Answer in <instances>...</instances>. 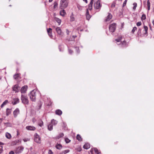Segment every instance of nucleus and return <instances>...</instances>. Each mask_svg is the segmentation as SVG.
<instances>
[{
    "mask_svg": "<svg viewBox=\"0 0 154 154\" xmlns=\"http://www.w3.org/2000/svg\"><path fill=\"white\" fill-rule=\"evenodd\" d=\"M69 152V149H67L64 151H63L62 152V153H64L66 154V153Z\"/></svg>",
    "mask_w": 154,
    "mask_h": 154,
    "instance_id": "36",
    "label": "nucleus"
},
{
    "mask_svg": "<svg viewBox=\"0 0 154 154\" xmlns=\"http://www.w3.org/2000/svg\"><path fill=\"white\" fill-rule=\"evenodd\" d=\"M34 140L35 141L38 143H41V137L39 136L37 134L35 133L34 135Z\"/></svg>",
    "mask_w": 154,
    "mask_h": 154,
    "instance_id": "5",
    "label": "nucleus"
},
{
    "mask_svg": "<svg viewBox=\"0 0 154 154\" xmlns=\"http://www.w3.org/2000/svg\"><path fill=\"white\" fill-rule=\"evenodd\" d=\"M48 154H53V152H52V151L51 150L49 149L48 151Z\"/></svg>",
    "mask_w": 154,
    "mask_h": 154,
    "instance_id": "46",
    "label": "nucleus"
},
{
    "mask_svg": "<svg viewBox=\"0 0 154 154\" xmlns=\"http://www.w3.org/2000/svg\"><path fill=\"white\" fill-rule=\"evenodd\" d=\"M137 29V28L136 27H134L133 28L131 32L132 33H134V32Z\"/></svg>",
    "mask_w": 154,
    "mask_h": 154,
    "instance_id": "42",
    "label": "nucleus"
},
{
    "mask_svg": "<svg viewBox=\"0 0 154 154\" xmlns=\"http://www.w3.org/2000/svg\"><path fill=\"white\" fill-rule=\"evenodd\" d=\"M49 101V103L47 104L48 106H50L51 104L52 103L51 102L50 99L48 100Z\"/></svg>",
    "mask_w": 154,
    "mask_h": 154,
    "instance_id": "48",
    "label": "nucleus"
},
{
    "mask_svg": "<svg viewBox=\"0 0 154 154\" xmlns=\"http://www.w3.org/2000/svg\"><path fill=\"white\" fill-rule=\"evenodd\" d=\"M64 136V134L63 133H60L58 136H57L56 137V138L59 139L60 138Z\"/></svg>",
    "mask_w": 154,
    "mask_h": 154,
    "instance_id": "28",
    "label": "nucleus"
},
{
    "mask_svg": "<svg viewBox=\"0 0 154 154\" xmlns=\"http://www.w3.org/2000/svg\"><path fill=\"white\" fill-rule=\"evenodd\" d=\"M57 123V122L54 119H53L51 121V124L54 125H56Z\"/></svg>",
    "mask_w": 154,
    "mask_h": 154,
    "instance_id": "27",
    "label": "nucleus"
},
{
    "mask_svg": "<svg viewBox=\"0 0 154 154\" xmlns=\"http://www.w3.org/2000/svg\"><path fill=\"white\" fill-rule=\"evenodd\" d=\"M122 39H116L115 41L117 42H120L119 43H118V45H120L121 43L122 45H125L126 44V42L125 40L122 41Z\"/></svg>",
    "mask_w": 154,
    "mask_h": 154,
    "instance_id": "10",
    "label": "nucleus"
},
{
    "mask_svg": "<svg viewBox=\"0 0 154 154\" xmlns=\"http://www.w3.org/2000/svg\"><path fill=\"white\" fill-rule=\"evenodd\" d=\"M76 149L77 151L80 152L82 150V149L80 146H79Z\"/></svg>",
    "mask_w": 154,
    "mask_h": 154,
    "instance_id": "39",
    "label": "nucleus"
},
{
    "mask_svg": "<svg viewBox=\"0 0 154 154\" xmlns=\"http://www.w3.org/2000/svg\"><path fill=\"white\" fill-rule=\"evenodd\" d=\"M89 15V11L88 10H87L86 13V15Z\"/></svg>",
    "mask_w": 154,
    "mask_h": 154,
    "instance_id": "53",
    "label": "nucleus"
},
{
    "mask_svg": "<svg viewBox=\"0 0 154 154\" xmlns=\"http://www.w3.org/2000/svg\"><path fill=\"white\" fill-rule=\"evenodd\" d=\"M146 19V15L144 14H143L141 17V20H144Z\"/></svg>",
    "mask_w": 154,
    "mask_h": 154,
    "instance_id": "38",
    "label": "nucleus"
},
{
    "mask_svg": "<svg viewBox=\"0 0 154 154\" xmlns=\"http://www.w3.org/2000/svg\"><path fill=\"white\" fill-rule=\"evenodd\" d=\"M2 121V119L0 118V124H1Z\"/></svg>",
    "mask_w": 154,
    "mask_h": 154,
    "instance_id": "55",
    "label": "nucleus"
},
{
    "mask_svg": "<svg viewBox=\"0 0 154 154\" xmlns=\"http://www.w3.org/2000/svg\"><path fill=\"white\" fill-rule=\"evenodd\" d=\"M147 4L148 10L149 11L150 9V3L149 0H148L147 1Z\"/></svg>",
    "mask_w": 154,
    "mask_h": 154,
    "instance_id": "33",
    "label": "nucleus"
},
{
    "mask_svg": "<svg viewBox=\"0 0 154 154\" xmlns=\"http://www.w3.org/2000/svg\"><path fill=\"white\" fill-rule=\"evenodd\" d=\"M84 1H85L86 3H88V1L87 0H83Z\"/></svg>",
    "mask_w": 154,
    "mask_h": 154,
    "instance_id": "56",
    "label": "nucleus"
},
{
    "mask_svg": "<svg viewBox=\"0 0 154 154\" xmlns=\"http://www.w3.org/2000/svg\"><path fill=\"white\" fill-rule=\"evenodd\" d=\"M94 6L96 9H98L101 7L100 1L99 0L97 1L94 4Z\"/></svg>",
    "mask_w": 154,
    "mask_h": 154,
    "instance_id": "7",
    "label": "nucleus"
},
{
    "mask_svg": "<svg viewBox=\"0 0 154 154\" xmlns=\"http://www.w3.org/2000/svg\"><path fill=\"white\" fill-rule=\"evenodd\" d=\"M133 5H134L133 9L134 10H135L136 9V8L137 7V3L134 2L133 3Z\"/></svg>",
    "mask_w": 154,
    "mask_h": 154,
    "instance_id": "37",
    "label": "nucleus"
},
{
    "mask_svg": "<svg viewBox=\"0 0 154 154\" xmlns=\"http://www.w3.org/2000/svg\"><path fill=\"white\" fill-rule=\"evenodd\" d=\"M8 103V100H6L1 105V107L2 108L3 107Z\"/></svg>",
    "mask_w": 154,
    "mask_h": 154,
    "instance_id": "23",
    "label": "nucleus"
},
{
    "mask_svg": "<svg viewBox=\"0 0 154 154\" xmlns=\"http://www.w3.org/2000/svg\"><path fill=\"white\" fill-rule=\"evenodd\" d=\"M58 5V3L57 2H55L54 4V8H56Z\"/></svg>",
    "mask_w": 154,
    "mask_h": 154,
    "instance_id": "40",
    "label": "nucleus"
},
{
    "mask_svg": "<svg viewBox=\"0 0 154 154\" xmlns=\"http://www.w3.org/2000/svg\"><path fill=\"white\" fill-rule=\"evenodd\" d=\"M94 151L95 152V153H96V154H99V151H98V150L96 149V148H94Z\"/></svg>",
    "mask_w": 154,
    "mask_h": 154,
    "instance_id": "43",
    "label": "nucleus"
},
{
    "mask_svg": "<svg viewBox=\"0 0 154 154\" xmlns=\"http://www.w3.org/2000/svg\"><path fill=\"white\" fill-rule=\"evenodd\" d=\"M54 20L58 23L59 25L60 24L61 22V20L57 17H55Z\"/></svg>",
    "mask_w": 154,
    "mask_h": 154,
    "instance_id": "22",
    "label": "nucleus"
},
{
    "mask_svg": "<svg viewBox=\"0 0 154 154\" xmlns=\"http://www.w3.org/2000/svg\"><path fill=\"white\" fill-rule=\"evenodd\" d=\"M68 0H61L60 4V8L61 9H63L66 8L68 5Z\"/></svg>",
    "mask_w": 154,
    "mask_h": 154,
    "instance_id": "1",
    "label": "nucleus"
},
{
    "mask_svg": "<svg viewBox=\"0 0 154 154\" xmlns=\"http://www.w3.org/2000/svg\"><path fill=\"white\" fill-rule=\"evenodd\" d=\"M94 0H91L90 2L93 3Z\"/></svg>",
    "mask_w": 154,
    "mask_h": 154,
    "instance_id": "58",
    "label": "nucleus"
},
{
    "mask_svg": "<svg viewBox=\"0 0 154 154\" xmlns=\"http://www.w3.org/2000/svg\"><path fill=\"white\" fill-rule=\"evenodd\" d=\"M4 144V143L0 142V154L3 151L2 145H3Z\"/></svg>",
    "mask_w": 154,
    "mask_h": 154,
    "instance_id": "24",
    "label": "nucleus"
},
{
    "mask_svg": "<svg viewBox=\"0 0 154 154\" xmlns=\"http://www.w3.org/2000/svg\"><path fill=\"white\" fill-rule=\"evenodd\" d=\"M9 154H14V152L13 151H11L9 152Z\"/></svg>",
    "mask_w": 154,
    "mask_h": 154,
    "instance_id": "54",
    "label": "nucleus"
},
{
    "mask_svg": "<svg viewBox=\"0 0 154 154\" xmlns=\"http://www.w3.org/2000/svg\"><path fill=\"white\" fill-rule=\"evenodd\" d=\"M21 100L22 102L24 104H28L29 103L28 97L26 96L22 95L21 97Z\"/></svg>",
    "mask_w": 154,
    "mask_h": 154,
    "instance_id": "3",
    "label": "nucleus"
},
{
    "mask_svg": "<svg viewBox=\"0 0 154 154\" xmlns=\"http://www.w3.org/2000/svg\"><path fill=\"white\" fill-rule=\"evenodd\" d=\"M70 20L71 21H73L75 20V18L73 16V14L72 13V15L70 17Z\"/></svg>",
    "mask_w": 154,
    "mask_h": 154,
    "instance_id": "29",
    "label": "nucleus"
},
{
    "mask_svg": "<svg viewBox=\"0 0 154 154\" xmlns=\"http://www.w3.org/2000/svg\"><path fill=\"white\" fill-rule=\"evenodd\" d=\"M30 99L32 101H35L36 100V94L35 90L32 91L29 95Z\"/></svg>",
    "mask_w": 154,
    "mask_h": 154,
    "instance_id": "2",
    "label": "nucleus"
},
{
    "mask_svg": "<svg viewBox=\"0 0 154 154\" xmlns=\"http://www.w3.org/2000/svg\"><path fill=\"white\" fill-rule=\"evenodd\" d=\"M23 140L24 141V142H26L28 140H26V139H23Z\"/></svg>",
    "mask_w": 154,
    "mask_h": 154,
    "instance_id": "57",
    "label": "nucleus"
},
{
    "mask_svg": "<svg viewBox=\"0 0 154 154\" xmlns=\"http://www.w3.org/2000/svg\"><path fill=\"white\" fill-rule=\"evenodd\" d=\"M112 17V14L109 13H108V15L106 19H105V21H109Z\"/></svg>",
    "mask_w": 154,
    "mask_h": 154,
    "instance_id": "13",
    "label": "nucleus"
},
{
    "mask_svg": "<svg viewBox=\"0 0 154 154\" xmlns=\"http://www.w3.org/2000/svg\"><path fill=\"white\" fill-rule=\"evenodd\" d=\"M20 74L18 73L15 74L14 75V78L15 79H18L19 77L20 76Z\"/></svg>",
    "mask_w": 154,
    "mask_h": 154,
    "instance_id": "30",
    "label": "nucleus"
},
{
    "mask_svg": "<svg viewBox=\"0 0 154 154\" xmlns=\"http://www.w3.org/2000/svg\"><path fill=\"white\" fill-rule=\"evenodd\" d=\"M93 4V3L91 2H90V4H89L88 5V9L90 10H91L92 9Z\"/></svg>",
    "mask_w": 154,
    "mask_h": 154,
    "instance_id": "34",
    "label": "nucleus"
},
{
    "mask_svg": "<svg viewBox=\"0 0 154 154\" xmlns=\"http://www.w3.org/2000/svg\"><path fill=\"white\" fill-rule=\"evenodd\" d=\"M38 125L40 127H42L43 125V122L41 119H39L38 121Z\"/></svg>",
    "mask_w": 154,
    "mask_h": 154,
    "instance_id": "20",
    "label": "nucleus"
},
{
    "mask_svg": "<svg viewBox=\"0 0 154 154\" xmlns=\"http://www.w3.org/2000/svg\"><path fill=\"white\" fill-rule=\"evenodd\" d=\"M65 141L66 143H68L70 141V140H69L68 138H66L65 139Z\"/></svg>",
    "mask_w": 154,
    "mask_h": 154,
    "instance_id": "41",
    "label": "nucleus"
},
{
    "mask_svg": "<svg viewBox=\"0 0 154 154\" xmlns=\"http://www.w3.org/2000/svg\"><path fill=\"white\" fill-rule=\"evenodd\" d=\"M26 129L30 131H35L36 129V128L35 127L32 126H28L26 127Z\"/></svg>",
    "mask_w": 154,
    "mask_h": 154,
    "instance_id": "11",
    "label": "nucleus"
},
{
    "mask_svg": "<svg viewBox=\"0 0 154 154\" xmlns=\"http://www.w3.org/2000/svg\"><path fill=\"white\" fill-rule=\"evenodd\" d=\"M52 29L51 28H49V29H47V32L50 36V37L51 38L52 36Z\"/></svg>",
    "mask_w": 154,
    "mask_h": 154,
    "instance_id": "14",
    "label": "nucleus"
},
{
    "mask_svg": "<svg viewBox=\"0 0 154 154\" xmlns=\"http://www.w3.org/2000/svg\"><path fill=\"white\" fill-rule=\"evenodd\" d=\"M48 129L50 131H51L53 129V125L51 123L48 125Z\"/></svg>",
    "mask_w": 154,
    "mask_h": 154,
    "instance_id": "26",
    "label": "nucleus"
},
{
    "mask_svg": "<svg viewBox=\"0 0 154 154\" xmlns=\"http://www.w3.org/2000/svg\"><path fill=\"white\" fill-rule=\"evenodd\" d=\"M20 89V88L18 85H15L13 88V90L15 92H18Z\"/></svg>",
    "mask_w": 154,
    "mask_h": 154,
    "instance_id": "12",
    "label": "nucleus"
},
{
    "mask_svg": "<svg viewBox=\"0 0 154 154\" xmlns=\"http://www.w3.org/2000/svg\"><path fill=\"white\" fill-rule=\"evenodd\" d=\"M116 27V24L115 23H113L110 25L109 28V30L111 32H113L115 31Z\"/></svg>",
    "mask_w": 154,
    "mask_h": 154,
    "instance_id": "4",
    "label": "nucleus"
},
{
    "mask_svg": "<svg viewBox=\"0 0 154 154\" xmlns=\"http://www.w3.org/2000/svg\"><path fill=\"white\" fill-rule=\"evenodd\" d=\"M152 23H153V26H154V20H153L152 21Z\"/></svg>",
    "mask_w": 154,
    "mask_h": 154,
    "instance_id": "59",
    "label": "nucleus"
},
{
    "mask_svg": "<svg viewBox=\"0 0 154 154\" xmlns=\"http://www.w3.org/2000/svg\"><path fill=\"white\" fill-rule=\"evenodd\" d=\"M76 138L79 141H81L82 140V138L81 136L79 134H77V135Z\"/></svg>",
    "mask_w": 154,
    "mask_h": 154,
    "instance_id": "25",
    "label": "nucleus"
},
{
    "mask_svg": "<svg viewBox=\"0 0 154 154\" xmlns=\"http://www.w3.org/2000/svg\"><path fill=\"white\" fill-rule=\"evenodd\" d=\"M11 109L7 108L6 110V115L7 116H9L11 113Z\"/></svg>",
    "mask_w": 154,
    "mask_h": 154,
    "instance_id": "18",
    "label": "nucleus"
},
{
    "mask_svg": "<svg viewBox=\"0 0 154 154\" xmlns=\"http://www.w3.org/2000/svg\"><path fill=\"white\" fill-rule=\"evenodd\" d=\"M66 14V12L64 10H63L60 11V14L62 16H64Z\"/></svg>",
    "mask_w": 154,
    "mask_h": 154,
    "instance_id": "21",
    "label": "nucleus"
},
{
    "mask_svg": "<svg viewBox=\"0 0 154 154\" xmlns=\"http://www.w3.org/2000/svg\"><path fill=\"white\" fill-rule=\"evenodd\" d=\"M144 28L145 31V34H147V31L148 29V28L146 26H144Z\"/></svg>",
    "mask_w": 154,
    "mask_h": 154,
    "instance_id": "35",
    "label": "nucleus"
},
{
    "mask_svg": "<svg viewBox=\"0 0 154 154\" xmlns=\"http://www.w3.org/2000/svg\"><path fill=\"white\" fill-rule=\"evenodd\" d=\"M56 148L59 149H60L62 148V146L60 144H57L56 146Z\"/></svg>",
    "mask_w": 154,
    "mask_h": 154,
    "instance_id": "32",
    "label": "nucleus"
},
{
    "mask_svg": "<svg viewBox=\"0 0 154 154\" xmlns=\"http://www.w3.org/2000/svg\"><path fill=\"white\" fill-rule=\"evenodd\" d=\"M24 147L22 146H19L17 147L15 150L16 153L19 154L21 153L23 150Z\"/></svg>",
    "mask_w": 154,
    "mask_h": 154,
    "instance_id": "6",
    "label": "nucleus"
},
{
    "mask_svg": "<svg viewBox=\"0 0 154 154\" xmlns=\"http://www.w3.org/2000/svg\"><path fill=\"white\" fill-rule=\"evenodd\" d=\"M86 19L88 20H89L90 18H91V17H90V15H86Z\"/></svg>",
    "mask_w": 154,
    "mask_h": 154,
    "instance_id": "44",
    "label": "nucleus"
},
{
    "mask_svg": "<svg viewBox=\"0 0 154 154\" xmlns=\"http://www.w3.org/2000/svg\"><path fill=\"white\" fill-rule=\"evenodd\" d=\"M36 120L35 119V118H33L32 119V122L33 123H35V122H36Z\"/></svg>",
    "mask_w": 154,
    "mask_h": 154,
    "instance_id": "50",
    "label": "nucleus"
},
{
    "mask_svg": "<svg viewBox=\"0 0 154 154\" xmlns=\"http://www.w3.org/2000/svg\"><path fill=\"white\" fill-rule=\"evenodd\" d=\"M27 88L28 86L27 85H24L22 87L20 90L21 93H25L27 90Z\"/></svg>",
    "mask_w": 154,
    "mask_h": 154,
    "instance_id": "9",
    "label": "nucleus"
},
{
    "mask_svg": "<svg viewBox=\"0 0 154 154\" xmlns=\"http://www.w3.org/2000/svg\"><path fill=\"white\" fill-rule=\"evenodd\" d=\"M142 23L141 22H137L136 24V25L138 26H139L141 25Z\"/></svg>",
    "mask_w": 154,
    "mask_h": 154,
    "instance_id": "45",
    "label": "nucleus"
},
{
    "mask_svg": "<svg viewBox=\"0 0 154 154\" xmlns=\"http://www.w3.org/2000/svg\"><path fill=\"white\" fill-rule=\"evenodd\" d=\"M53 0H49V2H51Z\"/></svg>",
    "mask_w": 154,
    "mask_h": 154,
    "instance_id": "60",
    "label": "nucleus"
},
{
    "mask_svg": "<svg viewBox=\"0 0 154 154\" xmlns=\"http://www.w3.org/2000/svg\"><path fill=\"white\" fill-rule=\"evenodd\" d=\"M6 137L8 139H10L11 137V135L10 134L8 133H7L6 134Z\"/></svg>",
    "mask_w": 154,
    "mask_h": 154,
    "instance_id": "31",
    "label": "nucleus"
},
{
    "mask_svg": "<svg viewBox=\"0 0 154 154\" xmlns=\"http://www.w3.org/2000/svg\"><path fill=\"white\" fill-rule=\"evenodd\" d=\"M55 113L56 114L60 116L62 114V112L60 110L58 109L56 110Z\"/></svg>",
    "mask_w": 154,
    "mask_h": 154,
    "instance_id": "19",
    "label": "nucleus"
},
{
    "mask_svg": "<svg viewBox=\"0 0 154 154\" xmlns=\"http://www.w3.org/2000/svg\"><path fill=\"white\" fill-rule=\"evenodd\" d=\"M73 37L74 38H75L76 37V36H73Z\"/></svg>",
    "mask_w": 154,
    "mask_h": 154,
    "instance_id": "61",
    "label": "nucleus"
},
{
    "mask_svg": "<svg viewBox=\"0 0 154 154\" xmlns=\"http://www.w3.org/2000/svg\"><path fill=\"white\" fill-rule=\"evenodd\" d=\"M90 147V145L88 143H86L83 146V148L85 149H89Z\"/></svg>",
    "mask_w": 154,
    "mask_h": 154,
    "instance_id": "17",
    "label": "nucleus"
},
{
    "mask_svg": "<svg viewBox=\"0 0 154 154\" xmlns=\"http://www.w3.org/2000/svg\"><path fill=\"white\" fill-rule=\"evenodd\" d=\"M20 113V110L18 108H16L13 112L14 116V118H16L17 115Z\"/></svg>",
    "mask_w": 154,
    "mask_h": 154,
    "instance_id": "8",
    "label": "nucleus"
},
{
    "mask_svg": "<svg viewBox=\"0 0 154 154\" xmlns=\"http://www.w3.org/2000/svg\"><path fill=\"white\" fill-rule=\"evenodd\" d=\"M69 52L70 54H71L73 52L71 50H69Z\"/></svg>",
    "mask_w": 154,
    "mask_h": 154,
    "instance_id": "52",
    "label": "nucleus"
},
{
    "mask_svg": "<svg viewBox=\"0 0 154 154\" xmlns=\"http://www.w3.org/2000/svg\"><path fill=\"white\" fill-rule=\"evenodd\" d=\"M66 33L67 34V35H69V31L67 29H66Z\"/></svg>",
    "mask_w": 154,
    "mask_h": 154,
    "instance_id": "51",
    "label": "nucleus"
},
{
    "mask_svg": "<svg viewBox=\"0 0 154 154\" xmlns=\"http://www.w3.org/2000/svg\"><path fill=\"white\" fill-rule=\"evenodd\" d=\"M1 78L0 77V80H1Z\"/></svg>",
    "mask_w": 154,
    "mask_h": 154,
    "instance_id": "62",
    "label": "nucleus"
},
{
    "mask_svg": "<svg viewBox=\"0 0 154 154\" xmlns=\"http://www.w3.org/2000/svg\"><path fill=\"white\" fill-rule=\"evenodd\" d=\"M127 0H125V1L124 2L123 5V7L125 6L126 5V2H127Z\"/></svg>",
    "mask_w": 154,
    "mask_h": 154,
    "instance_id": "47",
    "label": "nucleus"
},
{
    "mask_svg": "<svg viewBox=\"0 0 154 154\" xmlns=\"http://www.w3.org/2000/svg\"><path fill=\"white\" fill-rule=\"evenodd\" d=\"M115 6V3H113L112 4L111 7L112 8L114 7Z\"/></svg>",
    "mask_w": 154,
    "mask_h": 154,
    "instance_id": "49",
    "label": "nucleus"
},
{
    "mask_svg": "<svg viewBox=\"0 0 154 154\" xmlns=\"http://www.w3.org/2000/svg\"><path fill=\"white\" fill-rule=\"evenodd\" d=\"M19 102V99L18 98H14V101L12 102L13 105H15Z\"/></svg>",
    "mask_w": 154,
    "mask_h": 154,
    "instance_id": "15",
    "label": "nucleus"
},
{
    "mask_svg": "<svg viewBox=\"0 0 154 154\" xmlns=\"http://www.w3.org/2000/svg\"><path fill=\"white\" fill-rule=\"evenodd\" d=\"M56 30L57 33L59 35H61L62 31L59 27H57L56 28Z\"/></svg>",
    "mask_w": 154,
    "mask_h": 154,
    "instance_id": "16",
    "label": "nucleus"
}]
</instances>
